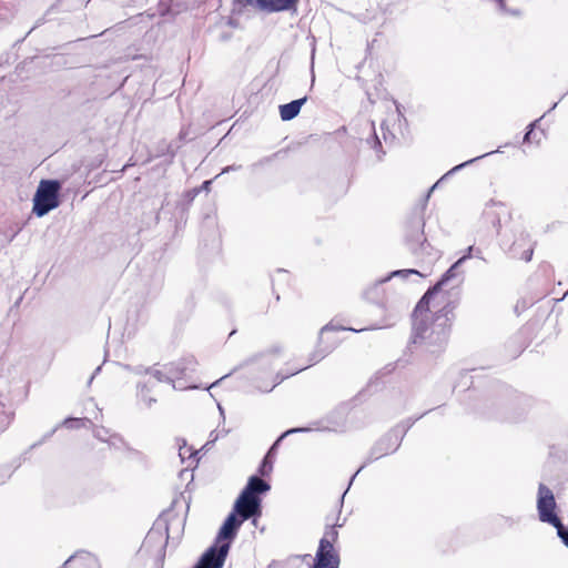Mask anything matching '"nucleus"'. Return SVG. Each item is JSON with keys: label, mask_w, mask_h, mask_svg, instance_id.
<instances>
[{"label": "nucleus", "mask_w": 568, "mask_h": 568, "mask_svg": "<svg viewBox=\"0 0 568 568\" xmlns=\"http://www.w3.org/2000/svg\"><path fill=\"white\" fill-rule=\"evenodd\" d=\"M557 106V103H554L549 111L554 110Z\"/></svg>", "instance_id": "nucleus-48"}, {"label": "nucleus", "mask_w": 568, "mask_h": 568, "mask_svg": "<svg viewBox=\"0 0 568 568\" xmlns=\"http://www.w3.org/2000/svg\"><path fill=\"white\" fill-rule=\"evenodd\" d=\"M12 419V412L6 409L4 405L0 402V433L4 432L10 425Z\"/></svg>", "instance_id": "nucleus-22"}, {"label": "nucleus", "mask_w": 568, "mask_h": 568, "mask_svg": "<svg viewBox=\"0 0 568 568\" xmlns=\"http://www.w3.org/2000/svg\"><path fill=\"white\" fill-rule=\"evenodd\" d=\"M85 423H90V420L88 418L69 417V418L64 419L63 425L67 428H80V427L84 426Z\"/></svg>", "instance_id": "nucleus-25"}, {"label": "nucleus", "mask_w": 568, "mask_h": 568, "mask_svg": "<svg viewBox=\"0 0 568 568\" xmlns=\"http://www.w3.org/2000/svg\"><path fill=\"white\" fill-rule=\"evenodd\" d=\"M106 443H108L111 447H113V448H115V449H122V448H126V449H129V447H128V446H126V444L123 442V439H122L119 435H115V434L111 435V436L108 438Z\"/></svg>", "instance_id": "nucleus-26"}, {"label": "nucleus", "mask_w": 568, "mask_h": 568, "mask_svg": "<svg viewBox=\"0 0 568 568\" xmlns=\"http://www.w3.org/2000/svg\"><path fill=\"white\" fill-rule=\"evenodd\" d=\"M300 0H245L247 4L255 6L265 12H282L296 10Z\"/></svg>", "instance_id": "nucleus-14"}, {"label": "nucleus", "mask_w": 568, "mask_h": 568, "mask_svg": "<svg viewBox=\"0 0 568 568\" xmlns=\"http://www.w3.org/2000/svg\"><path fill=\"white\" fill-rule=\"evenodd\" d=\"M169 511H163L158 519L154 521L152 528L149 530L143 547H148L153 542H159V549L161 550L169 539Z\"/></svg>", "instance_id": "nucleus-12"}, {"label": "nucleus", "mask_w": 568, "mask_h": 568, "mask_svg": "<svg viewBox=\"0 0 568 568\" xmlns=\"http://www.w3.org/2000/svg\"><path fill=\"white\" fill-rule=\"evenodd\" d=\"M213 444H209V440L200 448L193 449L186 446L184 439H180V463L185 464V467L180 469V479H189V483L193 481V470L200 463V454L206 453Z\"/></svg>", "instance_id": "nucleus-9"}, {"label": "nucleus", "mask_w": 568, "mask_h": 568, "mask_svg": "<svg viewBox=\"0 0 568 568\" xmlns=\"http://www.w3.org/2000/svg\"><path fill=\"white\" fill-rule=\"evenodd\" d=\"M456 303L449 301L436 313L429 314V305L418 312L416 305L413 312L410 344L425 353L440 354L448 343Z\"/></svg>", "instance_id": "nucleus-2"}, {"label": "nucleus", "mask_w": 568, "mask_h": 568, "mask_svg": "<svg viewBox=\"0 0 568 568\" xmlns=\"http://www.w3.org/2000/svg\"><path fill=\"white\" fill-rule=\"evenodd\" d=\"M185 369H187V367H182V368L180 367V373H181L182 371H185Z\"/></svg>", "instance_id": "nucleus-50"}, {"label": "nucleus", "mask_w": 568, "mask_h": 568, "mask_svg": "<svg viewBox=\"0 0 568 568\" xmlns=\"http://www.w3.org/2000/svg\"><path fill=\"white\" fill-rule=\"evenodd\" d=\"M344 524H333V525H327L326 526V529L324 531V535L323 537L320 539V542H328L329 546H335V542L337 541L338 539V530L337 528L338 527H342Z\"/></svg>", "instance_id": "nucleus-19"}, {"label": "nucleus", "mask_w": 568, "mask_h": 568, "mask_svg": "<svg viewBox=\"0 0 568 568\" xmlns=\"http://www.w3.org/2000/svg\"><path fill=\"white\" fill-rule=\"evenodd\" d=\"M180 496L183 498V500L186 501V511H189V509H190V498L186 500L184 494H180Z\"/></svg>", "instance_id": "nucleus-43"}, {"label": "nucleus", "mask_w": 568, "mask_h": 568, "mask_svg": "<svg viewBox=\"0 0 568 568\" xmlns=\"http://www.w3.org/2000/svg\"><path fill=\"white\" fill-rule=\"evenodd\" d=\"M556 509L557 503L552 490L545 484H539L537 493V511L539 520L556 527L561 523Z\"/></svg>", "instance_id": "nucleus-7"}, {"label": "nucleus", "mask_w": 568, "mask_h": 568, "mask_svg": "<svg viewBox=\"0 0 568 568\" xmlns=\"http://www.w3.org/2000/svg\"><path fill=\"white\" fill-rule=\"evenodd\" d=\"M134 374H148L149 379L138 385V396L150 407L156 402V398L150 396V393L160 395L164 390L170 394L175 392V379L178 378V365L173 362L165 364H156L153 367L144 368L136 366L132 368Z\"/></svg>", "instance_id": "nucleus-3"}, {"label": "nucleus", "mask_w": 568, "mask_h": 568, "mask_svg": "<svg viewBox=\"0 0 568 568\" xmlns=\"http://www.w3.org/2000/svg\"><path fill=\"white\" fill-rule=\"evenodd\" d=\"M438 182L434 185H432L430 190L428 191L427 195H426V199L429 197L430 193L433 192V190L437 186Z\"/></svg>", "instance_id": "nucleus-45"}, {"label": "nucleus", "mask_w": 568, "mask_h": 568, "mask_svg": "<svg viewBox=\"0 0 568 568\" xmlns=\"http://www.w3.org/2000/svg\"><path fill=\"white\" fill-rule=\"evenodd\" d=\"M227 433H229V430H225V429H223L221 432L212 430L210 434L209 444H214L221 436H225Z\"/></svg>", "instance_id": "nucleus-33"}, {"label": "nucleus", "mask_w": 568, "mask_h": 568, "mask_svg": "<svg viewBox=\"0 0 568 568\" xmlns=\"http://www.w3.org/2000/svg\"><path fill=\"white\" fill-rule=\"evenodd\" d=\"M241 168H242V165H235V164H234V165H229V166H226V168H224V169L222 170V174H223V173H227V172H230V171H236V170H240Z\"/></svg>", "instance_id": "nucleus-39"}, {"label": "nucleus", "mask_w": 568, "mask_h": 568, "mask_svg": "<svg viewBox=\"0 0 568 568\" xmlns=\"http://www.w3.org/2000/svg\"><path fill=\"white\" fill-rule=\"evenodd\" d=\"M219 382H220V381H216L215 383H212V385L210 386V388H211V387H213V386H215ZM205 389H209V387H205Z\"/></svg>", "instance_id": "nucleus-47"}, {"label": "nucleus", "mask_w": 568, "mask_h": 568, "mask_svg": "<svg viewBox=\"0 0 568 568\" xmlns=\"http://www.w3.org/2000/svg\"><path fill=\"white\" fill-rule=\"evenodd\" d=\"M341 557L335 546L328 542H318V547L311 568H339Z\"/></svg>", "instance_id": "nucleus-11"}, {"label": "nucleus", "mask_w": 568, "mask_h": 568, "mask_svg": "<svg viewBox=\"0 0 568 568\" xmlns=\"http://www.w3.org/2000/svg\"><path fill=\"white\" fill-rule=\"evenodd\" d=\"M93 435L95 438H98L99 440L101 442H105L108 440V438L111 436L109 434V429L104 428V427H95L94 430H93Z\"/></svg>", "instance_id": "nucleus-29"}, {"label": "nucleus", "mask_w": 568, "mask_h": 568, "mask_svg": "<svg viewBox=\"0 0 568 568\" xmlns=\"http://www.w3.org/2000/svg\"><path fill=\"white\" fill-rule=\"evenodd\" d=\"M506 213V207L500 202L490 201L487 204L484 213L483 220L487 225H490L493 232L497 235L501 229V214Z\"/></svg>", "instance_id": "nucleus-15"}, {"label": "nucleus", "mask_w": 568, "mask_h": 568, "mask_svg": "<svg viewBox=\"0 0 568 568\" xmlns=\"http://www.w3.org/2000/svg\"><path fill=\"white\" fill-rule=\"evenodd\" d=\"M532 252H534V251H532V248H529L528 251H526V252L524 253L523 258H524L526 262H529V261L531 260V257H532Z\"/></svg>", "instance_id": "nucleus-40"}, {"label": "nucleus", "mask_w": 568, "mask_h": 568, "mask_svg": "<svg viewBox=\"0 0 568 568\" xmlns=\"http://www.w3.org/2000/svg\"><path fill=\"white\" fill-rule=\"evenodd\" d=\"M557 531V536L560 538L561 542L568 548V526H565L562 521L554 527Z\"/></svg>", "instance_id": "nucleus-27"}, {"label": "nucleus", "mask_w": 568, "mask_h": 568, "mask_svg": "<svg viewBox=\"0 0 568 568\" xmlns=\"http://www.w3.org/2000/svg\"><path fill=\"white\" fill-rule=\"evenodd\" d=\"M462 264L456 261L440 277V280L432 287H429L417 303V312L426 308L430 301L440 293L443 286L452 278L457 276L458 268Z\"/></svg>", "instance_id": "nucleus-13"}, {"label": "nucleus", "mask_w": 568, "mask_h": 568, "mask_svg": "<svg viewBox=\"0 0 568 568\" xmlns=\"http://www.w3.org/2000/svg\"><path fill=\"white\" fill-rule=\"evenodd\" d=\"M60 183L57 180H42L33 197L32 212L42 217L50 211L57 209L60 204L59 191Z\"/></svg>", "instance_id": "nucleus-4"}, {"label": "nucleus", "mask_w": 568, "mask_h": 568, "mask_svg": "<svg viewBox=\"0 0 568 568\" xmlns=\"http://www.w3.org/2000/svg\"><path fill=\"white\" fill-rule=\"evenodd\" d=\"M307 101V97H303L301 99L293 100L286 104L280 105V115L283 121H291L295 119L300 112L302 106Z\"/></svg>", "instance_id": "nucleus-17"}, {"label": "nucleus", "mask_w": 568, "mask_h": 568, "mask_svg": "<svg viewBox=\"0 0 568 568\" xmlns=\"http://www.w3.org/2000/svg\"><path fill=\"white\" fill-rule=\"evenodd\" d=\"M365 329L366 328L356 329V328H352V327L338 326V325L333 324V322L327 323L320 331L316 348L310 355V359H308L310 365L308 366L320 363L322 359H324L328 354H331L337 347L338 339H336V338L331 339L328 337H325L326 334H328L331 332H339V331H352V332L357 333V332H363Z\"/></svg>", "instance_id": "nucleus-5"}, {"label": "nucleus", "mask_w": 568, "mask_h": 568, "mask_svg": "<svg viewBox=\"0 0 568 568\" xmlns=\"http://www.w3.org/2000/svg\"><path fill=\"white\" fill-rule=\"evenodd\" d=\"M262 515V499L239 495L232 511L227 515L214 542L202 554L193 568H223L242 524L252 519L253 524Z\"/></svg>", "instance_id": "nucleus-1"}, {"label": "nucleus", "mask_w": 568, "mask_h": 568, "mask_svg": "<svg viewBox=\"0 0 568 568\" xmlns=\"http://www.w3.org/2000/svg\"><path fill=\"white\" fill-rule=\"evenodd\" d=\"M493 153H494V151H491V152H487V153H485V154H483V155H478V156H476V158H474V159H470V160H468V161H465V162H463V163H460V164H458V165L454 166L452 170H449V171H448V172L443 176V179H444V178H446V176H448V175H452V174L456 173L457 171H459V170H462L463 168H465V166H467V165H469V164L474 163L475 161H477V160H479V159H481V158H484V156H487V155H489V154H493Z\"/></svg>", "instance_id": "nucleus-24"}, {"label": "nucleus", "mask_w": 568, "mask_h": 568, "mask_svg": "<svg viewBox=\"0 0 568 568\" xmlns=\"http://www.w3.org/2000/svg\"><path fill=\"white\" fill-rule=\"evenodd\" d=\"M410 275H418L420 276V273L417 270L414 268H407V270H397L390 272L387 276L376 281L372 285H369L364 292L363 296L373 303H378L382 298L383 294V284L388 282L393 277H402L407 278Z\"/></svg>", "instance_id": "nucleus-10"}, {"label": "nucleus", "mask_w": 568, "mask_h": 568, "mask_svg": "<svg viewBox=\"0 0 568 568\" xmlns=\"http://www.w3.org/2000/svg\"><path fill=\"white\" fill-rule=\"evenodd\" d=\"M271 489V485L262 479L257 475H253L248 478L246 486L241 491L244 497L261 498L262 494L267 493Z\"/></svg>", "instance_id": "nucleus-16"}, {"label": "nucleus", "mask_w": 568, "mask_h": 568, "mask_svg": "<svg viewBox=\"0 0 568 568\" xmlns=\"http://www.w3.org/2000/svg\"><path fill=\"white\" fill-rule=\"evenodd\" d=\"M371 136L367 138L366 143L376 151V155L378 160H382L383 154L385 153L382 150V142L376 134L374 122L369 123Z\"/></svg>", "instance_id": "nucleus-20"}, {"label": "nucleus", "mask_w": 568, "mask_h": 568, "mask_svg": "<svg viewBox=\"0 0 568 568\" xmlns=\"http://www.w3.org/2000/svg\"><path fill=\"white\" fill-rule=\"evenodd\" d=\"M545 116V114L542 116H540L539 119L535 120L534 122H531L528 126H527V131L524 135V143H530L531 142V134H532V131L535 129V126L537 125V123Z\"/></svg>", "instance_id": "nucleus-30"}, {"label": "nucleus", "mask_w": 568, "mask_h": 568, "mask_svg": "<svg viewBox=\"0 0 568 568\" xmlns=\"http://www.w3.org/2000/svg\"><path fill=\"white\" fill-rule=\"evenodd\" d=\"M381 129H382V131H383V136H384V140H385L386 142H387V140H388V135H389L392 139H394V138H395L392 133H389V132H388V134H387V133L385 132L384 123L381 125Z\"/></svg>", "instance_id": "nucleus-41"}, {"label": "nucleus", "mask_w": 568, "mask_h": 568, "mask_svg": "<svg viewBox=\"0 0 568 568\" xmlns=\"http://www.w3.org/2000/svg\"><path fill=\"white\" fill-rule=\"evenodd\" d=\"M312 428H308V427H296V428H291V429H287L286 432H284L274 443L273 445L270 447L268 452L270 453V457H272L273 454H275L280 443L282 442L283 438H285L286 436L291 435V434H295V433H307V432H311Z\"/></svg>", "instance_id": "nucleus-21"}, {"label": "nucleus", "mask_w": 568, "mask_h": 568, "mask_svg": "<svg viewBox=\"0 0 568 568\" xmlns=\"http://www.w3.org/2000/svg\"><path fill=\"white\" fill-rule=\"evenodd\" d=\"M273 470V459L270 457V453H266L264 458L262 459V463L258 467V473L261 476H268Z\"/></svg>", "instance_id": "nucleus-23"}, {"label": "nucleus", "mask_w": 568, "mask_h": 568, "mask_svg": "<svg viewBox=\"0 0 568 568\" xmlns=\"http://www.w3.org/2000/svg\"><path fill=\"white\" fill-rule=\"evenodd\" d=\"M473 256L478 257V258H483L481 257V251L479 248H476Z\"/></svg>", "instance_id": "nucleus-42"}, {"label": "nucleus", "mask_w": 568, "mask_h": 568, "mask_svg": "<svg viewBox=\"0 0 568 568\" xmlns=\"http://www.w3.org/2000/svg\"><path fill=\"white\" fill-rule=\"evenodd\" d=\"M402 439L397 436V434L390 429L384 436H382L371 448L367 460L364 465L359 467V469L353 475L349 480V485L353 483L354 478L357 474L367 465L374 460H377L384 456L390 455L395 453L402 444Z\"/></svg>", "instance_id": "nucleus-8"}, {"label": "nucleus", "mask_w": 568, "mask_h": 568, "mask_svg": "<svg viewBox=\"0 0 568 568\" xmlns=\"http://www.w3.org/2000/svg\"><path fill=\"white\" fill-rule=\"evenodd\" d=\"M474 252H475V247L473 245L468 246L467 250L465 251V254L462 257H459L457 261L463 265L465 263V261L473 257Z\"/></svg>", "instance_id": "nucleus-34"}, {"label": "nucleus", "mask_w": 568, "mask_h": 568, "mask_svg": "<svg viewBox=\"0 0 568 568\" xmlns=\"http://www.w3.org/2000/svg\"><path fill=\"white\" fill-rule=\"evenodd\" d=\"M286 377H287V376H281V377H280V376L277 375V376H276V381H275V383H274L272 386H270V387L263 388L262 390H263V392H271V390H272V389H273L277 384H280V383H281L282 381H284Z\"/></svg>", "instance_id": "nucleus-36"}, {"label": "nucleus", "mask_w": 568, "mask_h": 568, "mask_svg": "<svg viewBox=\"0 0 568 568\" xmlns=\"http://www.w3.org/2000/svg\"><path fill=\"white\" fill-rule=\"evenodd\" d=\"M175 3L172 0H161L160 12L162 16L174 12Z\"/></svg>", "instance_id": "nucleus-28"}, {"label": "nucleus", "mask_w": 568, "mask_h": 568, "mask_svg": "<svg viewBox=\"0 0 568 568\" xmlns=\"http://www.w3.org/2000/svg\"><path fill=\"white\" fill-rule=\"evenodd\" d=\"M201 189L197 187H193L192 190L186 191L184 194L185 202L191 203L194 200V197L199 195Z\"/></svg>", "instance_id": "nucleus-32"}, {"label": "nucleus", "mask_w": 568, "mask_h": 568, "mask_svg": "<svg viewBox=\"0 0 568 568\" xmlns=\"http://www.w3.org/2000/svg\"><path fill=\"white\" fill-rule=\"evenodd\" d=\"M426 413L417 416V417H408L405 420L400 422L392 429L397 434V436L403 440L406 433L413 427V425L419 420Z\"/></svg>", "instance_id": "nucleus-18"}, {"label": "nucleus", "mask_w": 568, "mask_h": 568, "mask_svg": "<svg viewBox=\"0 0 568 568\" xmlns=\"http://www.w3.org/2000/svg\"><path fill=\"white\" fill-rule=\"evenodd\" d=\"M180 388H182V386L180 385ZM184 389H189V388H192L191 386H183Z\"/></svg>", "instance_id": "nucleus-49"}, {"label": "nucleus", "mask_w": 568, "mask_h": 568, "mask_svg": "<svg viewBox=\"0 0 568 568\" xmlns=\"http://www.w3.org/2000/svg\"><path fill=\"white\" fill-rule=\"evenodd\" d=\"M100 371H101V366H99V367H97V368H95V371H94L93 375L91 376V378H90V381H89L90 383L92 382V379L94 378V376H95Z\"/></svg>", "instance_id": "nucleus-44"}, {"label": "nucleus", "mask_w": 568, "mask_h": 568, "mask_svg": "<svg viewBox=\"0 0 568 568\" xmlns=\"http://www.w3.org/2000/svg\"><path fill=\"white\" fill-rule=\"evenodd\" d=\"M425 222L422 216H414L406 226L405 240L410 252L416 256L430 255L433 250L424 235Z\"/></svg>", "instance_id": "nucleus-6"}, {"label": "nucleus", "mask_w": 568, "mask_h": 568, "mask_svg": "<svg viewBox=\"0 0 568 568\" xmlns=\"http://www.w3.org/2000/svg\"><path fill=\"white\" fill-rule=\"evenodd\" d=\"M211 184H212V181L211 180H206L197 189H201V192L202 191L209 192L210 187H211Z\"/></svg>", "instance_id": "nucleus-37"}, {"label": "nucleus", "mask_w": 568, "mask_h": 568, "mask_svg": "<svg viewBox=\"0 0 568 568\" xmlns=\"http://www.w3.org/2000/svg\"><path fill=\"white\" fill-rule=\"evenodd\" d=\"M219 410H220L221 415L223 416L224 410H223V408H222V406H221V405H219Z\"/></svg>", "instance_id": "nucleus-46"}, {"label": "nucleus", "mask_w": 568, "mask_h": 568, "mask_svg": "<svg viewBox=\"0 0 568 568\" xmlns=\"http://www.w3.org/2000/svg\"><path fill=\"white\" fill-rule=\"evenodd\" d=\"M399 315H400V310H396V311H394V312L389 315L388 320H387V321H386V323L383 325V327L393 326V325L395 324V322L398 320ZM377 328H382V326H378Z\"/></svg>", "instance_id": "nucleus-31"}, {"label": "nucleus", "mask_w": 568, "mask_h": 568, "mask_svg": "<svg viewBox=\"0 0 568 568\" xmlns=\"http://www.w3.org/2000/svg\"><path fill=\"white\" fill-rule=\"evenodd\" d=\"M501 520L505 521L506 525H508L509 527H511L513 525H515L517 523L516 519H514L513 517H500Z\"/></svg>", "instance_id": "nucleus-38"}, {"label": "nucleus", "mask_w": 568, "mask_h": 568, "mask_svg": "<svg viewBox=\"0 0 568 568\" xmlns=\"http://www.w3.org/2000/svg\"><path fill=\"white\" fill-rule=\"evenodd\" d=\"M194 307H195L194 298L193 297L186 298L185 300V308L187 311V316L186 317H189L192 314Z\"/></svg>", "instance_id": "nucleus-35"}]
</instances>
